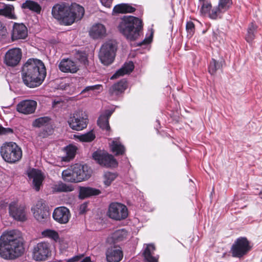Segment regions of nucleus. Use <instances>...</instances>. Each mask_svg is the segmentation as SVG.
<instances>
[{
	"label": "nucleus",
	"instance_id": "1",
	"mask_svg": "<svg viewBox=\"0 0 262 262\" xmlns=\"http://www.w3.org/2000/svg\"><path fill=\"white\" fill-rule=\"evenodd\" d=\"M46 76V68L40 60L29 59L22 67V79L28 87L33 88L39 86Z\"/></svg>",
	"mask_w": 262,
	"mask_h": 262
},
{
	"label": "nucleus",
	"instance_id": "2",
	"mask_svg": "<svg viewBox=\"0 0 262 262\" xmlns=\"http://www.w3.org/2000/svg\"><path fill=\"white\" fill-rule=\"evenodd\" d=\"M84 14L83 7L76 3H63L54 6L52 14L54 18L66 26L80 20Z\"/></svg>",
	"mask_w": 262,
	"mask_h": 262
},
{
	"label": "nucleus",
	"instance_id": "3",
	"mask_svg": "<svg viewBox=\"0 0 262 262\" xmlns=\"http://www.w3.org/2000/svg\"><path fill=\"white\" fill-rule=\"evenodd\" d=\"M118 28L127 40L134 41L139 37L142 30V21L133 16H124L121 18Z\"/></svg>",
	"mask_w": 262,
	"mask_h": 262
},
{
	"label": "nucleus",
	"instance_id": "4",
	"mask_svg": "<svg viewBox=\"0 0 262 262\" xmlns=\"http://www.w3.org/2000/svg\"><path fill=\"white\" fill-rule=\"evenodd\" d=\"M92 173V170L88 166L76 164L71 166V169L64 170L62 177L64 181L78 183L88 179Z\"/></svg>",
	"mask_w": 262,
	"mask_h": 262
},
{
	"label": "nucleus",
	"instance_id": "5",
	"mask_svg": "<svg viewBox=\"0 0 262 262\" xmlns=\"http://www.w3.org/2000/svg\"><path fill=\"white\" fill-rule=\"evenodd\" d=\"M0 154L5 161L9 163H15L22 157V150L15 142H5L0 148Z\"/></svg>",
	"mask_w": 262,
	"mask_h": 262
},
{
	"label": "nucleus",
	"instance_id": "6",
	"mask_svg": "<svg viewBox=\"0 0 262 262\" xmlns=\"http://www.w3.org/2000/svg\"><path fill=\"white\" fill-rule=\"evenodd\" d=\"M117 49V42L114 40H109L103 43L99 54L101 62L104 65L111 64L114 60Z\"/></svg>",
	"mask_w": 262,
	"mask_h": 262
},
{
	"label": "nucleus",
	"instance_id": "7",
	"mask_svg": "<svg viewBox=\"0 0 262 262\" xmlns=\"http://www.w3.org/2000/svg\"><path fill=\"white\" fill-rule=\"evenodd\" d=\"M24 252L22 242L8 244L7 247L0 248V255L5 259H15L21 256Z\"/></svg>",
	"mask_w": 262,
	"mask_h": 262
},
{
	"label": "nucleus",
	"instance_id": "8",
	"mask_svg": "<svg viewBox=\"0 0 262 262\" xmlns=\"http://www.w3.org/2000/svg\"><path fill=\"white\" fill-rule=\"evenodd\" d=\"M68 122L72 129L81 130L86 127L88 118L85 112L78 110L71 115Z\"/></svg>",
	"mask_w": 262,
	"mask_h": 262
},
{
	"label": "nucleus",
	"instance_id": "9",
	"mask_svg": "<svg viewBox=\"0 0 262 262\" xmlns=\"http://www.w3.org/2000/svg\"><path fill=\"white\" fill-rule=\"evenodd\" d=\"M51 253V246L48 242H41L34 245L32 249L33 259L36 261L47 260Z\"/></svg>",
	"mask_w": 262,
	"mask_h": 262
},
{
	"label": "nucleus",
	"instance_id": "10",
	"mask_svg": "<svg viewBox=\"0 0 262 262\" xmlns=\"http://www.w3.org/2000/svg\"><path fill=\"white\" fill-rule=\"evenodd\" d=\"M251 249L249 241L246 237L238 238L232 246L231 251L233 257L241 258L246 255Z\"/></svg>",
	"mask_w": 262,
	"mask_h": 262
},
{
	"label": "nucleus",
	"instance_id": "11",
	"mask_svg": "<svg viewBox=\"0 0 262 262\" xmlns=\"http://www.w3.org/2000/svg\"><path fill=\"white\" fill-rule=\"evenodd\" d=\"M108 216L116 221H121L128 216V210L126 206L119 203H112L108 208Z\"/></svg>",
	"mask_w": 262,
	"mask_h": 262
},
{
	"label": "nucleus",
	"instance_id": "12",
	"mask_svg": "<svg viewBox=\"0 0 262 262\" xmlns=\"http://www.w3.org/2000/svg\"><path fill=\"white\" fill-rule=\"evenodd\" d=\"M34 217L39 222H46L49 216V212L45 202L43 200L37 201L35 206L32 208Z\"/></svg>",
	"mask_w": 262,
	"mask_h": 262
},
{
	"label": "nucleus",
	"instance_id": "13",
	"mask_svg": "<svg viewBox=\"0 0 262 262\" xmlns=\"http://www.w3.org/2000/svg\"><path fill=\"white\" fill-rule=\"evenodd\" d=\"M19 231L12 230L4 232L0 237V248L7 247L8 244L22 242Z\"/></svg>",
	"mask_w": 262,
	"mask_h": 262
},
{
	"label": "nucleus",
	"instance_id": "14",
	"mask_svg": "<svg viewBox=\"0 0 262 262\" xmlns=\"http://www.w3.org/2000/svg\"><path fill=\"white\" fill-rule=\"evenodd\" d=\"M199 6H200V13L202 16L207 15L210 18L216 19L220 15L224 13L223 11L217 12L216 15L213 13L215 8H217V6L212 7L210 0H199Z\"/></svg>",
	"mask_w": 262,
	"mask_h": 262
},
{
	"label": "nucleus",
	"instance_id": "15",
	"mask_svg": "<svg viewBox=\"0 0 262 262\" xmlns=\"http://www.w3.org/2000/svg\"><path fill=\"white\" fill-rule=\"evenodd\" d=\"M93 158L100 165L106 167H115L118 164L114 157L107 153L101 154L97 151L93 153Z\"/></svg>",
	"mask_w": 262,
	"mask_h": 262
},
{
	"label": "nucleus",
	"instance_id": "16",
	"mask_svg": "<svg viewBox=\"0 0 262 262\" xmlns=\"http://www.w3.org/2000/svg\"><path fill=\"white\" fill-rule=\"evenodd\" d=\"M9 212L10 215L16 220L24 221L27 219L25 206L17 202H13L10 204Z\"/></svg>",
	"mask_w": 262,
	"mask_h": 262
},
{
	"label": "nucleus",
	"instance_id": "17",
	"mask_svg": "<svg viewBox=\"0 0 262 262\" xmlns=\"http://www.w3.org/2000/svg\"><path fill=\"white\" fill-rule=\"evenodd\" d=\"M22 56L21 50L13 48L8 50L5 54V62L10 67H14L19 62Z\"/></svg>",
	"mask_w": 262,
	"mask_h": 262
},
{
	"label": "nucleus",
	"instance_id": "18",
	"mask_svg": "<svg viewBox=\"0 0 262 262\" xmlns=\"http://www.w3.org/2000/svg\"><path fill=\"white\" fill-rule=\"evenodd\" d=\"M37 102L32 100H25L20 101L16 105V110L20 113L29 115L34 113Z\"/></svg>",
	"mask_w": 262,
	"mask_h": 262
},
{
	"label": "nucleus",
	"instance_id": "19",
	"mask_svg": "<svg viewBox=\"0 0 262 262\" xmlns=\"http://www.w3.org/2000/svg\"><path fill=\"white\" fill-rule=\"evenodd\" d=\"M70 216L69 210L65 207L56 208L53 213V219L60 224L67 223L70 219Z\"/></svg>",
	"mask_w": 262,
	"mask_h": 262
},
{
	"label": "nucleus",
	"instance_id": "20",
	"mask_svg": "<svg viewBox=\"0 0 262 262\" xmlns=\"http://www.w3.org/2000/svg\"><path fill=\"white\" fill-rule=\"evenodd\" d=\"M105 255L107 262H119L123 256L121 249L116 246L108 248Z\"/></svg>",
	"mask_w": 262,
	"mask_h": 262
},
{
	"label": "nucleus",
	"instance_id": "21",
	"mask_svg": "<svg viewBox=\"0 0 262 262\" xmlns=\"http://www.w3.org/2000/svg\"><path fill=\"white\" fill-rule=\"evenodd\" d=\"M28 36V29L23 24L15 23L12 31V40L24 39Z\"/></svg>",
	"mask_w": 262,
	"mask_h": 262
},
{
	"label": "nucleus",
	"instance_id": "22",
	"mask_svg": "<svg viewBox=\"0 0 262 262\" xmlns=\"http://www.w3.org/2000/svg\"><path fill=\"white\" fill-rule=\"evenodd\" d=\"M58 68L61 72L64 73H74L78 70L76 63L68 58L62 59L58 65Z\"/></svg>",
	"mask_w": 262,
	"mask_h": 262
},
{
	"label": "nucleus",
	"instance_id": "23",
	"mask_svg": "<svg viewBox=\"0 0 262 262\" xmlns=\"http://www.w3.org/2000/svg\"><path fill=\"white\" fill-rule=\"evenodd\" d=\"M113 110H106L99 116L97 120V124L102 130H105L107 133H110L111 128L108 123V119L112 114Z\"/></svg>",
	"mask_w": 262,
	"mask_h": 262
},
{
	"label": "nucleus",
	"instance_id": "24",
	"mask_svg": "<svg viewBox=\"0 0 262 262\" xmlns=\"http://www.w3.org/2000/svg\"><path fill=\"white\" fill-rule=\"evenodd\" d=\"M28 177L32 179L33 187L36 191H39L43 179L41 171L35 169H32L28 173Z\"/></svg>",
	"mask_w": 262,
	"mask_h": 262
},
{
	"label": "nucleus",
	"instance_id": "25",
	"mask_svg": "<svg viewBox=\"0 0 262 262\" xmlns=\"http://www.w3.org/2000/svg\"><path fill=\"white\" fill-rule=\"evenodd\" d=\"M89 33L94 39L102 38L105 36L106 30L103 25L96 24L92 27Z\"/></svg>",
	"mask_w": 262,
	"mask_h": 262
},
{
	"label": "nucleus",
	"instance_id": "26",
	"mask_svg": "<svg viewBox=\"0 0 262 262\" xmlns=\"http://www.w3.org/2000/svg\"><path fill=\"white\" fill-rule=\"evenodd\" d=\"M126 81L122 79L113 85L109 89V94L111 96H117L122 93L126 89Z\"/></svg>",
	"mask_w": 262,
	"mask_h": 262
},
{
	"label": "nucleus",
	"instance_id": "27",
	"mask_svg": "<svg viewBox=\"0 0 262 262\" xmlns=\"http://www.w3.org/2000/svg\"><path fill=\"white\" fill-rule=\"evenodd\" d=\"M110 145L112 152L116 156L122 155L124 154L125 148L120 142L119 138H114Z\"/></svg>",
	"mask_w": 262,
	"mask_h": 262
},
{
	"label": "nucleus",
	"instance_id": "28",
	"mask_svg": "<svg viewBox=\"0 0 262 262\" xmlns=\"http://www.w3.org/2000/svg\"><path fill=\"white\" fill-rule=\"evenodd\" d=\"M155 247L152 244L147 245L143 255L144 259L148 262H158V257L154 256Z\"/></svg>",
	"mask_w": 262,
	"mask_h": 262
},
{
	"label": "nucleus",
	"instance_id": "29",
	"mask_svg": "<svg viewBox=\"0 0 262 262\" xmlns=\"http://www.w3.org/2000/svg\"><path fill=\"white\" fill-rule=\"evenodd\" d=\"M134 65L133 62L130 61L124 64V66L119 69L111 78V79H116L117 77L125 74L130 73L134 70Z\"/></svg>",
	"mask_w": 262,
	"mask_h": 262
},
{
	"label": "nucleus",
	"instance_id": "30",
	"mask_svg": "<svg viewBox=\"0 0 262 262\" xmlns=\"http://www.w3.org/2000/svg\"><path fill=\"white\" fill-rule=\"evenodd\" d=\"M100 193L99 189L91 188L82 187L80 188L79 195L80 198L84 199L92 195H97Z\"/></svg>",
	"mask_w": 262,
	"mask_h": 262
},
{
	"label": "nucleus",
	"instance_id": "31",
	"mask_svg": "<svg viewBox=\"0 0 262 262\" xmlns=\"http://www.w3.org/2000/svg\"><path fill=\"white\" fill-rule=\"evenodd\" d=\"M136 9L128 4H120L116 5L113 9V11L117 13H132Z\"/></svg>",
	"mask_w": 262,
	"mask_h": 262
},
{
	"label": "nucleus",
	"instance_id": "32",
	"mask_svg": "<svg viewBox=\"0 0 262 262\" xmlns=\"http://www.w3.org/2000/svg\"><path fill=\"white\" fill-rule=\"evenodd\" d=\"M52 189L54 192H70L74 190L73 186L71 184H66L61 181L53 185Z\"/></svg>",
	"mask_w": 262,
	"mask_h": 262
},
{
	"label": "nucleus",
	"instance_id": "33",
	"mask_svg": "<svg viewBox=\"0 0 262 262\" xmlns=\"http://www.w3.org/2000/svg\"><path fill=\"white\" fill-rule=\"evenodd\" d=\"M21 8L23 9H28L37 14H39L41 10V6L37 2L29 0L26 1L24 3L21 5Z\"/></svg>",
	"mask_w": 262,
	"mask_h": 262
},
{
	"label": "nucleus",
	"instance_id": "34",
	"mask_svg": "<svg viewBox=\"0 0 262 262\" xmlns=\"http://www.w3.org/2000/svg\"><path fill=\"white\" fill-rule=\"evenodd\" d=\"M128 233L124 229L117 230L112 235V240L114 243H118L124 241L127 238Z\"/></svg>",
	"mask_w": 262,
	"mask_h": 262
},
{
	"label": "nucleus",
	"instance_id": "35",
	"mask_svg": "<svg viewBox=\"0 0 262 262\" xmlns=\"http://www.w3.org/2000/svg\"><path fill=\"white\" fill-rule=\"evenodd\" d=\"M41 234L42 237L49 238L55 242H57L59 240L58 233L53 229H45L41 232Z\"/></svg>",
	"mask_w": 262,
	"mask_h": 262
},
{
	"label": "nucleus",
	"instance_id": "36",
	"mask_svg": "<svg viewBox=\"0 0 262 262\" xmlns=\"http://www.w3.org/2000/svg\"><path fill=\"white\" fill-rule=\"evenodd\" d=\"M232 5V0H219L217 8L215 9L213 13L215 15L218 11H223L224 13L229 10Z\"/></svg>",
	"mask_w": 262,
	"mask_h": 262
},
{
	"label": "nucleus",
	"instance_id": "37",
	"mask_svg": "<svg viewBox=\"0 0 262 262\" xmlns=\"http://www.w3.org/2000/svg\"><path fill=\"white\" fill-rule=\"evenodd\" d=\"M14 9L12 5H5L4 8L0 9V15H4L10 19H15Z\"/></svg>",
	"mask_w": 262,
	"mask_h": 262
},
{
	"label": "nucleus",
	"instance_id": "38",
	"mask_svg": "<svg viewBox=\"0 0 262 262\" xmlns=\"http://www.w3.org/2000/svg\"><path fill=\"white\" fill-rule=\"evenodd\" d=\"M51 123V119L49 117H42L36 119L32 123V126L36 127H41L49 125Z\"/></svg>",
	"mask_w": 262,
	"mask_h": 262
},
{
	"label": "nucleus",
	"instance_id": "39",
	"mask_svg": "<svg viewBox=\"0 0 262 262\" xmlns=\"http://www.w3.org/2000/svg\"><path fill=\"white\" fill-rule=\"evenodd\" d=\"M256 26L252 23L249 26L246 39L248 42L252 41L255 37V32L256 30Z\"/></svg>",
	"mask_w": 262,
	"mask_h": 262
},
{
	"label": "nucleus",
	"instance_id": "40",
	"mask_svg": "<svg viewBox=\"0 0 262 262\" xmlns=\"http://www.w3.org/2000/svg\"><path fill=\"white\" fill-rule=\"evenodd\" d=\"M221 67L222 64L221 62L212 59L209 66L208 71L211 75H213L215 73L216 71Z\"/></svg>",
	"mask_w": 262,
	"mask_h": 262
},
{
	"label": "nucleus",
	"instance_id": "41",
	"mask_svg": "<svg viewBox=\"0 0 262 262\" xmlns=\"http://www.w3.org/2000/svg\"><path fill=\"white\" fill-rule=\"evenodd\" d=\"M116 176L117 175L115 173L109 171L105 172L103 176L104 184L106 186H110L111 183L115 179Z\"/></svg>",
	"mask_w": 262,
	"mask_h": 262
},
{
	"label": "nucleus",
	"instance_id": "42",
	"mask_svg": "<svg viewBox=\"0 0 262 262\" xmlns=\"http://www.w3.org/2000/svg\"><path fill=\"white\" fill-rule=\"evenodd\" d=\"M78 138L80 141L82 142H91L95 138V135L92 130L88 132L86 134L79 136Z\"/></svg>",
	"mask_w": 262,
	"mask_h": 262
},
{
	"label": "nucleus",
	"instance_id": "43",
	"mask_svg": "<svg viewBox=\"0 0 262 262\" xmlns=\"http://www.w3.org/2000/svg\"><path fill=\"white\" fill-rule=\"evenodd\" d=\"M64 101L61 98L57 97L52 100V107L54 108H60L63 106Z\"/></svg>",
	"mask_w": 262,
	"mask_h": 262
},
{
	"label": "nucleus",
	"instance_id": "44",
	"mask_svg": "<svg viewBox=\"0 0 262 262\" xmlns=\"http://www.w3.org/2000/svg\"><path fill=\"white\" fill-rule=\"evenodd\" d=\"M66 151L69 158H73L76 151V148L74 146H68L66 148Z\"/></svg>",
	"mask_w": 262,
	"mask_h": 262
},
{
	"label": "nucleus",
	"instance_id": "45",
	"mask_svg": "<svg viewBox=\"0 0 262 262\" xmlns=\"http://www.w3.org/2000/svg\"><path fill=\"white\" fill-rule=\"evenodd\" d=\"M186 30L188 35L191 36L194 32V25L192 21H188L186 26Z\"/></svg>",
	"mask_w": 262,
	"mask_h": 262
},
{
	"label": "nucleus",
	"instance_id": "46",
	"mask_svg": "<svg viewBox=\"0 0 262 262\" xmlns=\"http://www.w3.org/2000/svg\"><path fill=\"white\" fill-rule=\"evenodd\" d=\"M13 132V129L10 128H4L2 125H0V135H8L12 134Z\"/></svg>",
	"mask_w": 262,
	"mask_h": 262
},
{
	"label": "nucleus",
	"instance_id": "47",
	"mask_svg": "<svg viewBox=\"0 0 262 262\" xmlns=\"http://www.w3.org/2000/svg\"><path fill=\"white\" fill-rule=\"evenodd\" d=\"M101 86L99 84L92 85V86H88L85 89L82 90L81 93H83L86 92H88L89 91H94L95 90H99Z\"/></svg>",
	"mask_w": 262,
	"mask_h": 262
},
{
	"label": "nucleus",
	"instance_id": "48",
	"mask_svg": "<svg viewBox=\"0 0 262 262\" xmlns=\"http://www.w3.org/2000/svg\"><path fill=\"white\" fill-rule=\"evenodd\" d=\"M83 257L82 255H76L67 260V262H76L79 261Z\"/></svg>",
	"mask_w": 262,
	"mask_h": 262
},
{
	"label": "nucleus",
	"instance_id": "49",
	"mask_svg": "<svg viewBox=\"0 0 262 262\" xmlns=\"http://www.w3.org/2000/svg\"><path fill=\"white\" fill-rule=\"evenodd\" d=\"M6 29L3 23L0 21V36H3L5 34Z\"/></svg>",
	"mask_w": 262,
	"mask_h": 262
},
{
	"label": "nucleus",
	"instance_id": "50",
	"mask_svg": "<svg viewBox=\"0 0 262 262\" xmlns=\"http://www.w3.org/2000/svg\"><path fill=\"white\" fill-rule=\"evenodd\" d=\"M152 35H150L148 38H145L142 42H141L139 45L141 46L142 45H146L150 43L151 41Z\"/></svg>",
	"mask_w": 262,
	"mask_h": 262
},
{
	"label": "nucleus",
	"instance_id": "51",
	"mask_svg": "<svg viewBox=\"0 0 262 262\" xmlns=\"http://www.w3.org/2000/svg\"><path fill=\"white\" fill-rule=\"evenodd\" d=\"M81 62L83 64H86L88 62V59L85 54H83L81 56V58L80 59Z\"/></svg>",
	"mask_w": 262,
	"mask_h": 262
},
{
	"label": "nucleus",
	"instance_id": "52",
	"mask_svg": "<svg viewBox=\"0 0 262 262\" xmlns=\"http://www.w3.org/2000/svg\"><path fill=\"white\" fill-rule=\"evenodd\" d=\"M101 3L105 6L109 7L111 2L107 0H100Z\"/></svg>",
	"mask_w": 262,
	"mask_h": 262
},
{
	"label": "nucleus",
	"instance_id": "53",
	"mask_svg": "<svg viewBox=\"0 0 262 262\" xmlns=\"http://www.w3.org/2000/svg\"><path fill=\"white\" fill-rule=\"evenodd\" d=\"M80 262H91V260L90 257H86Z\"/></svg>",
	"mask_w": 262,
	"mask_h": 262
},
{
	"label": "nucleus",
	"instance_id": "54",
	"mask_svg": "<svg viewBox=\"0 0 262 262\" xmlns=\"http://www.w3.org/2000/svg\"><path fill=\"white\" fill-rule=\"evenodd\" d=\"M213 37L214 39L219 40L218 35L217 32H213Z\"/></svg>",
	"mask_w": 262,
	"mask_h": 262
},
{
	"label": "nucleus",
	"instance_id": "55",
	"mask_svg": "<svg viewBox=\"0 0 262 262\" xmlns=\"http://www.w3.org/2000/svg\"><path fill=\"white\" fill-rule=\"evenodd\" d=\"M258 195L260 198L262 199V190L259 192Z\"/></svg>",
	"mask_w": 262,
	"mask_h": 262
}]
</instances>
